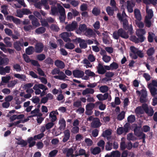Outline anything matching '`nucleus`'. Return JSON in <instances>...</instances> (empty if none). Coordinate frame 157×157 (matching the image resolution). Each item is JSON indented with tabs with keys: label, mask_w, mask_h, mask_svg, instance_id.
<instances>
[{
	"label": "nucleus",
	"mask_w": 157,
	"mask_h": 157,
	"mask_svg": "<svg viewBox=\"0 0 157 157\" xmlns=\"http://www.w3.org/2000/svg\"><path fill=\"white\" fill-rule=\"evenodd\" d=\"M135 113L139 115L143 114L145 112L148 116H152L154 113V111L151 107H149L148 105L146 103H144L141 106L137 107L135 110Z\"/></svg>",
	"instance_id": "nucleus-1"
},
{
	"label": "nucleus",
	"mask_w": 157,
	"mask_h": 157,
	"mask_svg": "<svg viewBox=\"0 0 157 157\" xmlns=\"http://www.w3.org/2000/svg\"><path fill=\"white\" fill-rule=\"evenodd\" d=\"M117 17L119 20L123 22L122 26L123 28L125 30H128V32H129V35H132L133 32L132 25H129L128 20L126 18L123 19L122 18L121 13H118L117 14Z\"/></svg>",
	"instance_id": "nucleus-2"
},
{
	"label": "nucleus",
	"mask_w": 157,
	"mask_h": 157,
	"mask_svg": "<svg viewBox=\"0 0 157 157\" xmlns=\"http://www.w3.org/2000/svg\"><path fill=\"white\" fill-rule=\"evenodd\" d=\"M129 32L125 31L122 28H120L118 29L117 32H114L113 34V38L117 40L119 39V37L127 39L129 37L128 34Z\"/></svg>",
	"instance_id": "nucleus-3"
},
{
	"label": "nucleus",
	"mask_w": 157,
	"mask_h": 157,
	"mask_svg": "<svg viewBox=\"0 0 157 157\" xmlns=\"http://www.w3.org/2000/svg\"><path fill=\"white\" fill-rule=\"evenodd\" d=\"M136 93L139 95H141L140 99V101L141 103H145L146 102V98L147 96V91L145 89H143L141 90L136 91Z\"/></svg>",
	"instance_id": "nucleus-4"
},
{
	"label": "nucleus",
	"mask_w": 157,
	"mask_h": 157,
	"mask_svg": "<svg viewBox=\"0 0 157 157\" xmlns=\"http://www.w3.org/2000/svg\"><path fill=\"white\" fill-rule=\"evenodd\" d=\"M78 27L77 23L76 22L74 21L71 24H69L67 25L65 27L66 30L68 32L73 31L75 29Z\"/></svg>",
	"instance_id": "nucleus-5"
},
{
	"label": "nucleus",
	"mask_w": 157,
	"mask_h": 157,
	"mask_svg": "<svg viewBox=\"0 0 157 157\" xmlns=\"http://www.w3.org/2000/svg\"><path fill=\"white\" fill-rule=\"evenodd\" d=\"M128 124L127 123L124 126V127H121L118 128L117 129V133L119 135H121L123 133H126L128 131Z\"/></svg>",
	"instance_id": "nucleus-6"
},
{
	"label": "nucleus",
	"mask_w": 157,
	"mask_h": 157,
	"mask_svg": "<svg viewBox=\"0 0 157 157\" xmlns=\"http://www.w3.org/2000/svg\"><path fill=\"white\" fill-rule=\"evenodd\" d=\"M130 50L132 53H130L129 56L132 59H136L138 57L136 53L138 51V48H136L134 46H131L130 47Z\"/></svg>",
	"instance_id": "nucleus-7"
},
{
	"label": "nucleus",
	"mask_w": 157,
	"mask_h": 157,
	"mask_svg": "<svg viewBox=\"0 0 157 157\" xmlns=\"http://www.w3.org/2000/svg\"><path fill=\"white\" fill-rule=\"evenodd\" d=\"M63 133L64 135L62 141L63 143L67 142L70 139V132L69 129H66L64 130Z\"/></svg>",
	"instance_id": "nucleus-8"
},
{
	"label": "nucleus",
	"mask_w": 157,
	"mask_h": 157,
	"mask_svg": "<svg viewBox=\"0 0 157 157\" xmlns=\"http://www.w3.org/2000/svg\"><path fill=\"white\" fill-rule=\"evenodd\" d=\"M73 75L75 77L81 78L84 75V72L79 70H75L73 71Z\"/></svg>",
	"instance_id": "nucleus-9"
},
{
	"label": "nucleus",
	"mask_w": 157,
	"mask_h": 157,
	"mask_svg": "<svg viewBox=\"0 0 157 157\" xmlns=\"http://www.w3.org/2000/svg\"><path fill=\"white\" fill-rule=\"evenodd\" d=\"M141 126H136L134 129V133L135 135L137 137H140L143 135V133L140 130Z\"/></svg>",
	"instance_id": "nucleus-10"
},
{
	"label": "nucleus",
	"mask_w": 157,
	"mask_h": 157,
	"mask_svg": "<svg viewBox=\"0 0 157 157\" xmlns=\"http://www.w3.org/2000/svg\"><path fill=\"white\" fill-rule=\"evenodd\" d=\"M44 47V45L42 43H37L35 45V52L38 53L42 52L43 50Z\"/></svg>",
	"instance_id": "nucleus-11"
},
{
	"label": "nucleus",
	"mask_w": 157,
	"mask_h": 157,
	"mask_svg": "<svg viewBox=\"0 0 157 157\" xmlns=\"http://www.w3.org/2000/svg\"><path fill=\"white\" fill-rule=\"evenodd\" d=\"M97 72L100 75H103L105 74L106 71L105 69L104 66L101 63H99L97 67Z\"/></svg>",
	"instance_id": "nucleus-12"
},
{
	"label": "nucleus",
	"mask_w": 157,
	"mask_h": 157,
	"mask_svg": "<svg viewBox=\"0 0 157 157\" xmlns=\"http://www.w3.org/2000/svg\"><path fill=\"white\" fill-rule=\"evenodd\" d=\"M121 156L120 152L118 150H116L113 151L110 153V155L107 154L105 157H120Z\"/></svg>",
	"instance_id": "nucleus-13"
},
{
	"label": "nucleus",
	"mask_w": 157,
	"mask_h": 157,
	"mask_svg": "<svg viewBox=\"0 0 157 157\" xmlns=\"http://www.w3.org/2000/svg\"><path fill=\"white\" fill-rule=\"evenodd\" d=\"M59 129L60 131H63L65 129L66 126V121L63 118H60L59 121Z\"/></svg>",
	"instance_id": "nucleus-14"
},
{
	"label": "nucleus",
	"mask_w": 157,
	"mask_h": 157,
	"mask_svg": "<svg viewBox=\"0 0 157 157\" xmlns=\"http://www.w3.org/2000/svg\"><path fill=\"white\" fill-rule=\"evenodd\" d=\"M14 48L17 51H20L21 49V47L23 46V44L19 41H16L13 43Z\"/></svg>",
	"instance_id": "nucleus-15"
},
{
	"label": "nucleus",
	"mask_w": 157,
	"mask_h": 157,
	"mask_svg": "<svg viewBox=\"0 0 157 157\" xmlns=\"http://www.w3.org/2000/svg\"><path fill=\"white\" fill-rule=\"evenodd\" d=\"M55 64L57 67L61 69L64 68L65 66L63 61L58 59L55 61Z\"/></svg>",
	"instance_id": "nucleus-16"
},
{
	"label": "nucleus",
	"mask_w": 157,
	"mask_h": 157,
	"mask_svg": "<svg viewBox=\"0 0 157 157\" xmlns=\"http://www.w3.org/2000/svg\"><path fill=\"white\" fill-rule=\"evenodd\" d=\"M109 96V94L108 93H106L103 95L102 94H99L97 95L96 97L98 99L101 101L107 99Z\"/></svg>",
	"instance_id": "nucleus-17"
},
{
	"label": "nucleus",
	"mask_w": 157,
	"mask_h": 157,
	"mask_svg": "<svg viewBox=\"0 0 157 157\" xmlns=\"http://www.w3.org/2000/svg\"><path fill=\"white\" fill-rule=\"evenodd\" d=\"M58 75H56L54 76V78L56 79H59L60 80H64L67 77V76L64 74L63 72L60 71L59 69V72Z\"/></svg>",
	"instance_id": "nucleus-18"
},
{
	"label": "nucleus",
	"mask_w": 157,
	"mask_h": 157,
	"mask_svg": "<svg viewBox=\"0 0 157 157\" xmlns=\"http://www.w3.org/2000/svg\"><path fill=\"white\" fill-rule=\"evenodd\" d=\"M152 97L157 96V89L155 87L148 86Z\"/></svg>",
	"instance_id": "nucleus-19"
},
{
	"label": "nucleus",
	"mask_w": 157,
	"mask_h": 157,
	"mask_svg": "<svg viewBox=\"0 0 157 157\" xmlns=\"http://www.w3.org/2000/svg\"><path fill=\"white\" fill-rule=\"evenodd\" d=\"M134 13L136 18L138 21H140L141 19V17L140 10L137 9H135L134 10Z\"/></svg>",
	"instance_id": "nucleus-20"
},
{
	"label": "nucleus",
	"mask_w": 157,
	"mask_h": 157,
	"mask_svg": "<svg viewBox=\"0 0 157 157\" xmlns=\"http://www.w3.org/2000/svg\"><path fill=\"white\" fill-rule=\"evenodd\" d=\"M100 123L99 119L97 118V120H95L93 121L91 123V126L93 128H98L101 125Z\"/></svg>",
	"instance_id": "nucleus-21"
},
{
	"label": "nucleus",
	"mask_w": 157,
	"mask_h": 157,
	"mask_svg": "<svg viewBox=\"0 0 157 157\" xmlns=\"http://www.w3.org/2000/svg\"><path fill=\"white\" fill-rule=\"evenodd\" d=\"M146 13L147 15L145 17V18H148V19H151L153 16V11L152 9H148L146 8Z\"/></svg>",
	"instance_id": "nucleus-22"
},
{
	"label": "nucleus",
	"mask_w": 157,
	"mask_h": 157,
	"mask_svg": "<svg viewBox=\"0 0 157 157\" xmlns=\"http://www.w3.org/2000/svg\"><path fill=\"white\" fill-rule=\"evenodd\" d=\"M94 92V89L90 88H87L83 91L82 94L83 95H84L89 94H93Z\"/></svg>",
	"instance_id": "nucleus-23"
},
{
	"label": "nucleus",
	"mask_w": 157,
	"mask_h": 157,
	"mask_svg": "<svg viewBox=\"0 0 157 157\" xmlns=\"http://www.w3.org/2000/svg\"><path fill=\"white\" fill-rule=\"evenodd\" d=\"M31 23L32 26L34 27V29L36 28L39 27L40 25V24L38 21V19L37 18H34L33 19V21H32Z\"/></svg>",
	"instance_id": "nucleus-24"
},
{
	"label": "nucleus",
	"mask_w": 157,
	"mask_h": 157,
	"mask_svg": "<svg viewBox=\"0 0 157 157\" xmlns=\"http://www.w3.org/2000/svg\"><path fill=\"white\" fill-rule=\"evenodd\" d=\"M96 107H97L99 105V109L101 110H104L106 108V105L105 104H103L100 101H98L95 102Z\"/></svg>",
	"instance_id": "nucleus-25"
},
{
	"label": "nucleus",
	"mask_w": 157,
	"mask_h": 157,
	"mask_svg": "<svg viewBox=\"0 0 157 157\" xmlns=\"http://www.w3.org/2000/svg\"><path fill=\"white\" fill-rule=\"evenodd\" d=\"M34 51V48L33 46H29L25 49V52L27 55L32 54Z\"/></svg>",
	"instance_id": "nucleus-26"
},
{
	"label": "nucleus",
	"mask_w": 157,
	"mask_h": 157,
	"mask_svg": "<svg viewBox=\"0 0 157 157\" xmlns=\"http://www.w3.org/2000/svg\"><path fill=\"white\" fill-rule=\"evenodd\" d=\"M46 29L44 27H41L36 29L35 32L37 34H42L44 33Z\"/></svg>",
	"instance_id": "nucleus-27"
},
{
	"label": "nucleus",
	"mask_w": 157,
	"mask_h": 157,
	"mask_svg": "<svg viewBox=\"0 0 157 157\" xmlns=\"http://www.w3.org/2000/svg\"><path fill=\"white\" fill-rule=\"evenodd\" d=\"M58 12L60 16L63 17V16H66L65 14V10L62 6H60L58 7Z\"/></svg>",
	"instance_id": "nucleus-28"
},
{
	"label": "nucleus",
	"mask_w": 157,
	"mask_h": 157,
	"mask_svg": "<svg viewBox=\"0 0 157 157\" xmlns=\"http://www.w3.org/2000/svg\"><path fill=\"white\" fill-rule=\"evenodd\" d=\"M87 29V27L86 25L83 24L80 25L79 27V30L77 31V33H80L81 32H84Z\"/></svg>",
	"instance_id": "nucleus-29"
},
{
	"label": "nucleus",
	"mask_w": 157,
	"mask_h": 157,
	"mask_svg": "<svg viewBox=\"0 0 157 157\" xmlns=\"http://www.w3.org/2000/svg\"><path fill=\"white\" fill-rule=\"evenodd\" d=\"M136 33L137 36H144L145 33V30L144 29H140L137 30Z\"/></svg>",
	"instance_id": "nucleus-30"
},
{
	"label": "nucleus",
	"mask_w": 157,
	"mask_h": 157,
	"mask_svg": "<svg viewBox=\"0 0 157 157\" xmlns=\"http://www.w3.org/2000/svg\"><path fill=\"white\" fill-rule=\"evenodd\" d=\"M72 33L71 32H64L60 34L61 37L63 39L67 37H70L71 36Z\"/></svg>",
	"instance_id": "nucleus-31"
},
{
	"label": "nucleus",
	"mask_w": 157,
	"mask_h": 157,
	"mask_svg": "<svg viewBox=\"0 0 157 157\" xmlns=\"http://www.w3.org/2000/svg\"><path fill=\"white\" fill-rule=\"evenodd\" d=\"M53 59L50 57H47L44 61V63L47 64L51 65L53 63Z\"/></svg>",
	"instance_id": "nucleus-32"
},
{
	"label": "nucleus",
	"mask_w": 157,
	"mask_h": 157,
	"mask_svg": "<svg viewBox=\"0 0 157 157\" xmlns=\"http://www.w3.org/2000/svg\"><path fill=\"white\" fill-rule=\"evenodd\" d=\"M125 113L124 111H122L117 116V119L119 121H121L125 117Z\"/></svg>",
	"instance_id": "nucleus-33"
},
{
	"label": "nucleus",
	"mask_w": 157,
	"mask_h": 157,
	"mask_svg": "<svg viewBox=\"0 0 157 157\" xmlns=\"http://www.w3.org/2000/svg\"><path fill=\"white\" fill-rule=\"evenodd\" d=\"M112 134V132L109 129H106L104 131L102 134V136L104 137H107V136H110Z\"/></svg>",
	"instance_id": "nucleus-34"
},
{
	"label": "nucleus",
	"mask_w": 157,
	"mask_h": 157,
	"mask_svg": "<svg viewBox=\"0 0 157 157\" xmlns=\"http://www.w3.org/2000/svg\"><path fill=\"white\" fill-rule=\"evenodd\" d=\"M106 11L109 16H112L114 13V10L110 6H108L106 8Z\"/></svg>",
	"instance_id": "nucleus-35"
},
{
	"label": "nucleus",
	"mask_w": 157,
	"mask_h": 157,
	"mask_svg": "<svg viewBox=\"0 0 157 157\" xmlns=\"http://www.w3.org/2000/svg\"><path fill=\"white\" fill-rule=\"evenodd\" d=\"M94 34L93 30L90 29H86L85 33V35L87 36H91L93 35Z\"/></svg>",
	"instance_id": "nucleus-36"
},
{
	"label": "nucleus",
	"mask_w": 157,
	"mask_h": 157,
	"mask_svg": "<svg viewBox=\"0 0 157 157\" xmlns=\"http://www.w3.org/2000/svg\"><path fill=\"white\" fill-rule=\"evenodd\" d=\"M37 59L39 61L44 60L46 58V56L44 54H40L36 56Z\"/></svg>",
	"instance_id": "nucleus-37"
},
{
	"label": "nucleus",
	"mask_w": 157,
	"mask_h": 157,
	"mask_svg": "<svg viewBox=\"0 0 157 157\" xmlns=\"http://www.w3.org/2000/svg\"><path fill=\"white\" fill-rule=\"evenodd\" d=\"M151 19L145 18L144 22L145 26L148 28H150L151 25Z\"/></svg>",
	"instance_id": "nucleus-38"
},
{
	"label": "nucleus",
	"mask_w": 157,
	"mask_h": 157,
	"mask_svg": "<svg viewBox=\"0 0 157 157\" xmlns=\"http://www.w3.org/2000/svg\"><path fill=\"white\" fill-rule=\"evenodd\" d=\"M100 12V10L96 7L94 8L92 10L93 14L95 16L99 15Z\"/></svg>",
	"instance_id": "nucleus-39"
},
{
	"label": "nucleus",
	"mask_w": 157,
	"mask_h": 157,
	"mask_svg": "<svg viewBox=\"0 0 157 157\" xmlns=\"http://www.w3.org/2000/svg\"><path fill=\"white\" fill-rule=\"evenodd\" d=\"M136 120L135 116L133 115H131L129 116L127 118L128 121L129 123L134 122Z\"/></svg>",
	"instance_id": "nucleus-40"
},
{
	"label": "nucleus",
	"mask_w": 157,
	"mask_h": 157,
	"mask_svg": "<svg viewBox=\"0 0 157 157\" xmlns=\"http://www.w3.org/2000/svg\"><path fill=\"white\" fill-rule=\"evenodd\" d=\"M65 47L67 49L72 50L75 48V46L73 43H68L65 44Z\"/></svg>",
	"instance_id": "nucleus-41"
},
{
	"label": "nucleus",
	"mask_w": 157,
	"mask_h": 157,
	"mask_svg": "<svg viewBox=\"0 0 157 157\" xmlns=\"http://www.w3.org/2000/svg\"><path fill=\"white\" fill-rule=\"evenodd\" d=\"M85 73L89 77H94L95 74L93 72L91 71L90 70H86L85 71Z\"/></svg>",
	"instance_id": "nucleus-42"
},
{
	"label": "nucleus",
	"mask_w": 157,
	"mask_h": 157,
	"mask_svg": "<svg viewBox=\"0 0 157 157\" xmlns=\"http://www.w3.org/2000/svg\"><path fill=\"white\" fill-rule=\"evenodd\" d=\"M17 83V81L16 80L9 82L7 84V86L9 88L13 87L15 86Z\"/></svg>",
	"instance_id": "nucleus-43"
},
{
	"label": "nucleus",
	"mask_w": 157,
	"mask_h": 157,
	"mask_svg": "<svg viewBox=\"0 0 157 157\" xmlns=\"http://www.w3.org/2000/svg\"><path fill=\"white\" fill-rule=\"evenodd\" d=\"M100 91L103 93L106 92L109 90L108 87L106 86H101L99 88Z\"/></svg>",
	"instance_id": "nucleus-44"
},
{
	"label": "nucleus",
	"mask_w": 157,
	"mask_h": 157,
	"mask_svg": "<svg viewBox=\"0 0 157 157\" xmlns=\"http://www.w3.org/2000/svg\"><path fill=\"white\" fill-rule=\"evenodd\" d=\"M95 106L96 107L95 103H90L86 105V108L92 110Z\"/></svg>",
	"instance_id": "nucleus-45"
},
{
	"label": "nucleus",
	"mask_w": 157,
	"mask_h": 157,
	"mask_svg": "<svg viewBox=\"0 0 157 157\" xmlns=\"http://www.w3.org/2000/svg\"><path fill=\"white\" fill-rule=\"evenodd\" d=\"M11 38L9 37H6L4 38V42L9 47H10L11 45V43L10 42Z\"/></svg>",
	"instance_id": "nucleus-46"
},
{
	"label": "nucleus",
	"mask_w": 157,
	"mask_h": 157,
	"mask_svg": "<svg viewBox=\"0 0 157 157\" xmlns=\"http://www.w3.org/2000/svg\"><path fill=\"white\" fill-rule=\"evenodd\" d=\"M153 36H155V35L154 33H148V35L147 37V39L149 42L151 43L154 40Z\"/></svg>",
	"instance_id": "nucleus-47"
},
{
	"label": "nucleus",
	"mask_w": 157,
	"mask_h": 157,
	"mask_svg": "<svg viewBox=\"0 0 157 157\" xmlns=\"http://www.w3.org/2000/svg\"><path fill=\"white\" fill-rule=\"evenodd\" d=\"M101 149L98 147H96L94 148L92 151V153L94 155L99 154L101 152Z\"/></svg>",
	"instance_id": "nucleus-48"
},
{
	"label": "nucleus",
	"mask_w": 157,
	"mask_h": 157,
	"mask_svg": "<svg viewBox=\"0 0 157 157\" xmlns=\"http://www.w3.org/2000/svg\"><path fill=\"white\" fill-rule=\"evenodd\" d=\"M102 59L104 62L107 63L110 61L111 58L110 56L107 55H104L102 56Z\"/></svg>",
	"instance_id": "nucleus-49"
},
{
	"label": "nucleus",
	"mask_w": 157,
	"mask_h": 157,
	"mask_svg": "<svg viewBox=\"0 0 157 157\" xmlns=\"http://www.w3.org/2000/svg\"><path fill=\"white\" fill-rule=\"evenodd\" d=\"M51 11L52 15H55L58 12V9L55 6H52L51 7Z\"/></svg>",
	"instance_id": "nucleus-50"
},
{
	"label": "nucleus",
	"mask_w": 157,
	"mask_h": 157,
	"mask_svg": "<svg viewBox=\"0 0 157 157\" xmlns=\"http://www.w3.org/2000/svg\"><path fill=\"white\" fill-rule=\"evenodd\" d=\"M83 63L84 64H86V65H85V66L87 68L89 67H92V65L90 64V61L86 59H85L83 60Z\"/></svg>",
	"instance_id": "nucleus-51"
},
{
	"label": "nucleus",
	"mask_w": 157,
	"mask_h": 157,
	"mask_svg": "<svg viewBox=\"0 0 157 157\" xmlns=\"http://www.w3.org/2000/svg\"><path fill=\"white\" fill-rule=\"evenodd\" d=\"M23 28L24 30L27 32L34 29V27H33L31 25H25Z\"/></svg>",
	"instance_id": "nucleus-52"
},
{
	"label": "nucleus",
	"mask_w": 157,
	"mask_h": 157,
	"mask_svg": "<svg viewBox=\"0 0 157 157\" xmlns=\"http://www.w3.org/2000/svg\"><path fill=\"white\" fill-rule=\"evenodd\" d=\"M113 144L112 143L110 142L109 141L107 142L106 143L105 146V149L107 151H110L112 148Z\"/></svg>",
	"instance_id": "nucleus-53"
},
{
	"label": "nucleus",
	"mask_w": 157,
	"mask_h": 157,
	"mask_svg": "<svg viewBox=\"0 0 157 157\" xmlns=\"http://www.w3.org/2000/svg\"><path fill=\"white\" fill-rule=\"evenodd\" d=\"M155 52V50L153 47L149 48L147 51V53L149 56H151Z\"/></svg>",
	"instance_id": "nucleus-54"
},
{
	"label": "nucleus",
	"mask_w": 157,
	"mask_h": 157,
	"mask_svg": "<svg viewBox=\"0 0 157 157\" xmlns=\"http://www.w3.org/2000/svg\"><path fill=\"white\" fill-rule=\"evenodd\" d=\"M105 142L103 140H101L97 143V145L101 147L102 150H104L105 147Z\"/></svg>",
	"instance_id": "nucleus-55"
},
{
	"label": "nucleus",
	"mask_w": 157,
	"mask_h": 157,
	"mask_svg": "<svg viewBox=\"0 0 157 157\" xmlns=\"http://www.w3.org/2000/svg\"><path fill=\"white\" fill-rule=\"evenodd\" d=\"M110 66L111 67V70H112L113 69L116 70L119 67V65L118 64L115 62H113L110 64Z\"/></svg>",
	"instance_id": "nucleus-56"
},
{
	"label": "nucleus",
	"mask_w": 157,
	"mask_h": 157,
	"mask_svg": "<svg viewBox=\"0 0 157 157\" xmlns=\"http://www.w3.org/2000/svg\"><path fill=\"white\" fill-rule=\"evenodd\" d=\"M6 6L4 5L2 6L1 7V8L2 9L1 12L5 15H6L8 14V12L6 10Z\"/></svg>",
	"instance_id": "nucleus-57"
},
{
	"label": "nucleus",
	"mask_w": 157,
	"mask_h": 157,
	"mask_svg": "<svg viewBox=\"0 0 157 157\" xmlns=\"http://www.w3.org/2000/svg\"><path fill=\"white\" fill-rule=\"evenodd\" d=\"M8 59L7 58H2V57L0 56V65H2L8 61Z\"/></svg>",
	"instance_id": "nucleus-58"
},
{
	"label": "nucleus",
	"mask_w": 157,
	"mask_h": 157,
	"mask_svg": "<svg viewBox=\"0 0 157 157\" xmlns=\"http://www.w3.org/2000/svg\"><path fill=\"white\" fill-rule=\"evenodd\" d=\"M13 67L17 71L20 72L21 71V67L18 64H16L13 65Z\"/></svg>",
	"instance_id": "nucleus-59"
},
{
	"label": "nucleus",
	"mask_w": 157,
	"mask_h": 157,
	"mask_svg": "<svg viewBox=\"0 0 157 157\" xmlns=\"http://www.w3.org/2000/svg\"><path fill=\"white\" fill-rule=\"evenodd\" d=\"M54 123L50 122H48L45 125V128L46 130H49L52 128L54 125Z\"/></svg>",
	"instance_id": "nucleus-60"
},
{
	"label": "nucleus",
	"mask_w": 157,
	"mask_h": 157,
	"mask_svg": "<svg viewBox=\"0 0 157 157\" xmlns=\"http://www.w3.org/2000/svg\"><path fill=\"white\" fill-rule=\"evenodd\" d=\"M114 75L113 72L109 71L106 72L105 76L107 78H111Z\"/></svg>",
	"instance_id": "nucleus-61"
},
{
	"label": "nucleus",
	"mask_w": 157,
	"mask_h": 157,
	"mask_svg": "<svg viewBox=\"0 0 157 157\" xmlns=\"http://www.w3.org/2000/svg\"><path fill=\"white\" fill-rule=\"evenodd\" d=\"M14 77L20 79H24L25 78V76L24 75H20L19 74H15L14 75Z\"/></svg>",
	"instance_id": "nucleus-62"
},
{
	"label": "nucleus",
	"mask_w": 157,
	"mask_h": 157,
	"mask_svg": "<svg viewBox=\"0 0 157 157\" xmlns=\"http://www.w3.org/2000/svg\"><path fill=\"white\" fill-rule=\"evenodd\" d=\"M10 78V77L9 76H8L6 77H2V79L3 82L5 83H7L8 82Z\"/></svg>",
	"instance_id": "nucleus-63"
},
{
	"label": "nucleus",
	"mask_w": 157,
	"mask_h": 157,
	"mask_svg": "<svg viewBox=\"0 0 157 157\" xmlns=\"http://www.w3.org/2000/svg\"><path fill=\"white\" fill-rule=\"evenodd\" d=\"M44 133H41L37 135H35L34 136V140H36L37 139H41L44 136Z\"/></svg>",
	"instance_id": "nucleus-64"
}]
</instances>
